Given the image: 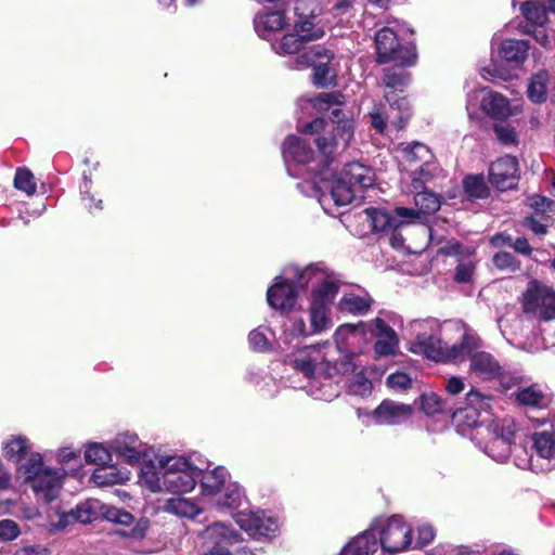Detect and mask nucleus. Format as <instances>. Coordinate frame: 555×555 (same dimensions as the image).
<instances>
[{
  "mask_svg": "<svg viewBox=\"0 0 555 555\" xmlns=\"http://www.w3.org/2000/svg\"><path fill=\"white\" fill-rule=\"evenodd\" d=\"M242 502V490L240 487L233 485L229 486L221 499L218 501V504L222 507L227 508H236L241 505Z\"/></svg>",
  "mask_w": 555,
  "mask_h": 555,
  "instance_id": "obj_53",
  "label": "nucleus"
},
{
  "mask_svg": "<svg viewBox=\"0 0 555 555\" xmlns=\"http://www.w3.org/2000/svg\"><path fill=\"white\" fill-rule=\"evenodd\" d=\"M327 309L325 307H318L310 305V323L312 327V333H321L325 331L331 322L327 317Z\"/></svg>",
  "mask_w": 555,
  "mask_h": 555,
  "instance_id": "obj_49",
  "label": "nucleus"
},
{
  "mask_svg": "<svg viewBox=\"0 0 555 555\" xmlns=\"http://www.w3.org/2000/svg\"><path fill=\"white\" fill-rule=\"evenodd\" d=\"M73 515L81 524L92 522L96 518V513L92 511L89 503L77 505L76 509L73 512Z\"/></svg>",
  "mask_w": 555,
  "mask_h": 555,
  "instance_id": "obj_61",
  "label": "nucleus"
},
{
  "mask_svg": "<svg viewBox=\"0 0 555 555\" xmlns=\"http://www.w3.org/2000/svg\"><path fill=\"white\" fill-rule=\"evenodd\" d=\"M236 522L249 537L256 540L274 539L280 530V525L274 517L267 516L263 511L241 513Z\"/></svg>",
  "mask_w": 555,
  "mask_h": 555,
  "instance_id": "obj_9",
  "label": "nucleus"
},
{
  "mask_svg": "<svg viewBox=\"0 0 555 555\" xmlns=\"http://www.w3.org/2000/svg\"><path fill=\"white\" fill-rule=\"evenodd\" d=\"M412 532L410 525L398 516H391L379 530V547L389 554L406 551L412 543Z\"/></svg>",
  "mask_w": 555,
  "mask_h": 555,
  "instance_id": "obj_7",
  "label": "nucleus"
},
{
  "mask_svg": "<svg viewBox=\"0 0 555 555\" xmlns=\"http://www.w3.org/2000/svg\"><path fill=\"white\" fill-rule=\"evenodd\" d=\"M325 35L324 30H318L311 34L307 33H287L274 44V49L280 54H296L310 41L321 39Z\"/></svg>",
  "mask_w": 555,
  "mask_h": 555,
  "instance_id": "obj_17",
  "label": "nucleus"
},
{
  "mask_svg": "<svg viewBox=\"0 0 555 555\" xmlns=\"http://www.w3.org/2000/svg\"><path fill=\"white\" fill-rule=\"evenodd\" d=\"M411 384V377L404 372H396L387 377V385L390 388L406 389Z\"/></svg>",
  "mask_w": 555,
  "mask_h": 555,
  "instance_id": "obj_60",
  "label": "nucleus"
},
{
  "mask_svg": "<svg viewBox=\"0 0 555 555\" xmlns=\"http://www.w3.org/2000/svg\"><path fill=\"white\" fill-rule=\"evenodd\" d=\"M420 409L427 416L452 411V409H447L446 402L435 392L421 395Z\"/></svg>",
  "mask_w": 555,
  "mask_h": 555,
  "instance_id": "obj_43",
  "label": "nucleus"
},
{
  "mask_svg": "<svg viewBox=\"0 0 555 555\" xmlns=\"http://www.w3.org/2000/svg\"><path fill=\"white\" fill-rule=\"evenodd\" d=\"M443 341L433 335H417L416 341L412 343L409 347V351L415 354H423L425 358L441 362L443 359Z\"/></svg>",
  "mask_w": 555,
  "mask_h": 555,
  "instance_id": "obj_22",
  "label": "nucleus"
},
{
  "mask_svg": "<svg viewBox=\"0 0 555 555\" xmlns=\"http://www.w3.org/2000/svg\"><path fill=\"white\" fill-rule=\"evenodd\" d=\"M493 266L500 271L517 272L521 269V261L509 251H498L492 257Z\"/></svg>",
  "mask_w": 555,
  "mask_h": 555,
  "instance_id": "obj_47",
  "label": "nucleus"
},
{
  "mask_svg": "<svg viewBox=\"0 0 555 555\" xmlns=\"http://www.w3.org/2000/svg\"><path fill=\"white\" fill-rule=\"evenodd\" d=\"M482 111L492 119L503 121L511 114L508 100L500 93L492 92L481 102Z\"/></svg>",
  "mask_w": 555,
  "mask_h": 555,
  "instance_id": "obj_28",
  "label": "nucleus"
},
{
  "mask_svg": "<svg viewBox=\"0 0 555 555\" xmlns=\"http://www.w3.org/2000/svg\"><path fill=\"white\" fill-rule=\"evenodd\" d=\"M440 168L436 162L425 160L412 172L411 186L413 190L426 189V183L433 181L439 173Z\"/></svg>",
  "mask_w": 555,
  "mask_h": 555,
  "instance_id": "obj_36",
  "label": "nucleus"
},
{
  "mask_svg": "<svg viewBox=\"0 0 555 555\" xmlns=\"http://www.w3.org/2000/svg\"><path fill=\"white\" fill-rule=\"evenodd\" d=\"M480 347V339L468 333L463 334L460 343L454 344L451 347L444 346L443 359L441 362H463L467 356L470 357L474 350Z\"/></svg>",
  "mask_w": 555,
  "mask_h": 555,
  "instance_id": "obj_20",
  "label": "nucleus"
},
{
  "mask_svg": "<svg viewBox=\"0 0 555 555\" xmlns=\"http://www.w3.org/2000/svg\"><path fill=\"white\" fill-rule=\"evenodd\" d=\"M165 508L167 512L172 513L175 515L190 518L195 517L199 513V509L196 506V504L181 496H176L167 500Z\"/></svg>",
  "mask_w": 555,
  "mask_h": 555,
  "instance_id": "obj_42",
  "label": "nucleus"
},
{
  "mask_svg": "<svg viewBox=\"0 0 555 555\" xmlns=\"http://www.w3.org/2000/svg\"><path fill=\"white\" fill-rule=\"evenodd\" d=\"M399 345L398 336L377 338L374 343V352L379 357L395 356Z\"/></svg>",
  "mask_w": 555,
  "mask_h": 555,
  "instance_id": "obj_52",
  "label": "nucleus"
},
{
  "mask_svg": "<svg viewBox=\"0 0 555 555\" xmlns=\"http://www.w3.org/2000/svg\"><path fill=\"white\" fill-rule=\"evenodd\" d=\"M518 406L542 409L545 406V393L537 385L519 387L513 392Z\"/></svg>",
  "mask_w": 555,
  "mask_h": 555,
  "instance_id": "obj_27",
  "label": "nucleus"
},
{
  "mask_svg": "<svg viewBox=\"0 0 555 555\" xmlns=\"http://www.w3.org/2000/svg\"><path fill=\"white\" fill-rule=\"evenodd\" d=\"M469 361L470 371L483 380L496 379L502 375L499 361L490 352L474 350Z\"/></svg>",
  "mask_w": 555,
  "mask_h": 555,
  "instance_id": "obj_16",
  "label": "nucleus"
},
{
  "mask_svg": "<svg viewBox=\"0 0 555 555\" xmlns=\"http://www.w3.org/2000/svg\"><path fill=\"white\" fill-rule=\"evenodd\" d=\"M463 190L469 201L486 199L491 191L483 175H468L462 180Z\"/></svg>",
  "mask_w": 555,
  "mask_h": 555,
  "instance_id": "obj_30",
  "label": "nucleus"
},
{
  "mask_svg": "<svg viewBox=\"0 0 555 555\" xmlns=\"http://www.w3.org/2000/svg\"><path fill=\"white\" fill-rule=\"evenodd\" d=\"M91 479L99 487L113 486L124 481V477L116 466L108 464L94 469Z\"/></svg>",
  "mask_w": 555,
  "mask_h": 555,
  "instance_id": "obj_40",
  "label": "nucleus"
},
{
  "mask_svg": "<svg viewBox=\"0 0 555 555\" xmlns=\"http://www.w3.org/2000/svg\"><path fill=\"white\" fill-rule=\"evenodd\" d=\"M402 152L405 162L410 164L418 162H422L423 164L425 160H430L433 158L430 150L421 142H412L405 144V146L402 149Z\"/></svg>",
  "mask_w": 555,
  "mask_h": 555,
  "instance_id": "obj_46",
  "label": "nucleus"
},
{
  "mask_svg": "<svg viewBox=\"0 0 555 555\" xmlns=\"http://www.w3.org/2000/svg\"><path fill=\"white\" fill-rule=\"evenodd\" d=\"M493 131L499 142L503 145H516L518 143V134L509 124L503 121L495 122Z\"/></svg>",
  "mask_w": 555,
  "mask_h": 555,
  "instance_id": "obj_50",
  "label": "nucleus"
},
{
  "mask_svg": "<svg viewBox=\"0 0 555 555\" xmlns=\"http://www.w3.org/2000/svg\"><path fill=\"white\" fill-rule=\"evenodd\" d=\"M14 188L27 195H34L37 191V184L33 172L26 167H20L15 171Z\"/></svg>",
  "mask_w": 555,
  "mask_h": 555,
  "instance_id": "obj_45",
  "label": "nucleus"
},
{
  "mask_svg": "<svg viewBox=\"0 0 555 555\" xmlns=\"http://www.w3.org/2000/svg\"><path fill=\"white\" fill-rule=\"evenodd\" d=\"M365 214L371 221L373 232H389L396 228H402L409 220L417 218L413 208L396 207L392 211L384 208L369 207Z\"/></svg>",
  "mask_w": 555,
  "mask_h": 555,
  "instance_id": "obj_8",
  "label": "nucleus"
},
{
  "mask_svg": "<svg viewBox=\"0 0 555 555\" xmlns=\"http://www.w3.org/2000/svg\"><path fill=\"white\" fill-rule=\"evenodd\" d=\"M29 440L25 436H12L3 443V456L13 463H20L29 453Z\"/></svg>",
  "mask_w": 555,
  "mask_h": 555,
  "instance_id": "obj_31",
  "label": "nucleus"
},
{
  "mask_svg": "<svg viewBox=\"0 0 555 555\" xmlns=\"http://www.w3.org/2000/svg\"><path fill=\"white\" fill-rule=\"evenodd\" d=\"M403 93L395 91H385V100L391 108L398 109L399 113H411L410 100Z\"/></svg>",
  "mask_w": 555,
  "mask_h": 555,
  "instance_id": "obj_55",
  "label": "nucleus"
},
{
  "mask_svg": "<svg viewBox=\"0 0 555 555\" xmlns=\"http://www.w3.org/2000/svg\"><path fill=\"white\" fill-rule=\"evenodd\" d=\"M474 274V266L472 263H459L454 272V281L457 283H469Z\"/></svg>",
  "mask_w": 555,
  "mask_h": 555,
  "instance_id": "obj_63",
  "label": "nucleus"
},
{
  "mask_svg": "<svg viewBox=\"0 0 555 555\" xmlns=\"http://www.w3.org/2000/svg\"><path fill=\"white\" fill-rule=\"evenodd\" d=\"M85 460L88 464H94L102 467L112 462V453L102 443L93 442L86 449Z\"/></svg>",
  "mask_w": 555,
  "mask_h": 555,
  "instance_id": "obj_44",
  "label": "nucleus"
},
{
  "mask_svg": "<svg viewBox=\"0 0 555 555\" xmlns=\"http://www.w3.org/2000/svg\"><path fill=\"white\" fill-rule=\"evenodd\" d=\"M519 164L515 156L505 155L489 166V182L498 191L515 189L519 182Z\"/></svg>",
  "mask_w": 555,
  "mask_h": 555,
  "instance_id": "obj_10",
  "label": "nucleus"
},
{
  "mask_svg": "<svg viewBox=\"0 0 555 555\" xmlns=\"http://www.w3.org/2000/svg\"><path fill=\"white\" fill-rule=\"evenodd\" d=\"M371 118V126L376 130L377 133L383 134L387 127L386 117L383 114L380 105H374L372 111L369 113Z\"/></svg>",
  "mask_w": 555,
  "mask_h": 555,
  "instance_id": "obj_59",
  "label": "nucleus"
},
{
  "mask_svg": "<svg viewBox=\"0 0 555 555\" xmlns=\"http://www.w3.org/2000/svg\"><path fill=\"white\" fill-rule=\"evenodd\" d=\"M293 367L301 373L306 378H313L315 375V361L309 354H298L293 361Z\"/></svg>",
  "mask_w": 555,
  "mask_h": 555,
  "instance_id": "obj_51",
  "label": "nucleus"
},
{
  "mask_svg": "<svg viewBox=\"0 0 555 555\" xmlns=\"http://www.w3.org/2000/svg\"><path fill=\"white\" fill-rule=\"evenodd\" d=\"M330 172L326 180L314 178L315 183H322L323 188L330 191V195L336 206H346L350 204L354 196L356 190L341 175L337 173L330 166Z\"/></svg>",
  "mask_w": 555,
  "mask_h": 555,
  "instance_id": "obj_15",
  "label": "nucleus"
},
{
  "mask_svg": "<svg viewBox=\"0 0 555 555\" xmlns=\"http://www.w3.org/2000/svg\"><path fill=\"white\" fill-rule=\"evenodd\" d=\"M547 81L548 74L545 70H541L531 76L527 88V96L532 103L541 104L546 101Z\"/></svg>",
  "mask_w": 555,
  "mask_h": 555,
  "instance_id": "obj_32",
  "label": "nucleus"
},
{
  "mask_svg": "<svg viewBox=\"0 0 555 555\" xmlns=\"http://www.w3.org/2000/svg\"><path fill=\"white\" fill-rule=\"evenodd\" d=\"M310 104L320 113L328 112L333 106H341L346 103L345 94L340 91L320 93L310 99Z\"/></svg>",
  "mask_w": 555,
  "mask_h": 555,
  "instance_id": "obj_39",
  "label": "nucleus"
},
{
  "mask_svg": "<svg viewBox=\"0 0 555 555\" xmlns=\"http://www.w3.org/2000/svg\"><path fill=\"white\" fill-rule=\"evenodd\" d=\"M208 539L211 540L212 545L205 552L204 555H232L229 546L240 541V533L232 527L216 522L206 529Z\"/></svg>",
  "mask_w": 555,
  "mask_h": 555,
  "instance_id": "obj_13",
  "label": "nucleus"
},
{
  "mask_svg": "<svg viewBox=\"0 0 555 555\" xmlns=\"http://www.w3.org/2000/svg\"><path fill=\"white\" fill-rule=\"evenodd\" d=\"M286 25V14L281 10L259 13L254 18L255 30L261 38H266L271 33L285 28Z\"/></svg>",
  "mask_w": 555,
  "mask_h": 555,
  "instance_id": "obj_21",
  "label": "nucleus"
},
{
  "mask_svg": "<svg viewBox=\"0 0 555 555\" xmlns=\"http://www.w3.org/2000/svg\"><path fill=\"white\" fill-rule=\"evenodd\" d=\"M326 133L336 137V146L338 139L348 144L353 138V119L348 118L340 107L333 108L330 115V120H326Z\"/></svg>",
  "mask_w": 555,
  "mask_h": 555,
  "instance_id": "obj_18",
  "label": "nucleus"
},
{
  "mask_svg": "<svg viewBox=\"0 0 555 555\" xmlns=\"http://www.w3.org/2000/svg\"><path fill=\"white\" fill-rule=\"evenodd\" d=\"M521 224L531 230L537 235H544L547 233V228L545 224H542L537 218L533 216H527L522 219Z\"/></svg>",
  "mask_w": 555,
  "mask_h": 555,
  "instance_id": "obj_64",
  "label": "nucleus"
},
{
  "mask_svg": "<svg viewBox=\"0 0 555 555\" xmlns=\"http://www.w3.org/2000/svg\"><path fill=\"white\" fill-rule=\"evenodd\" d=\"M298 292L295 285L285 279L275 278V283L267 291L269 306L282 313L291 312L297 301Z\"/></svg>",
  "mask_w": 555,
  "mask_h": 555,
  "instance_id": "obj_12",
  "label": "nucleus"
},
{
  "mask_svg": "<svg viewBox=\"0 0 555 555\" xmlns=\"http://www.w3.org/2000/svg\"><path fill=\"white\" fill-rule=\"evenodd\" d=\"M532 447L537 454L550 460L555 456V431L543 430L532 435Z\"/></svg>",
  "mask_w": 555,
  "mask_h": 555,
  "instance_id": "obj_35",
  "label": "nucleus"
},
{
  "mask_svg": "<svg viewBox=\"0 0 555 555\" xmlns=\"http://www.w3.org/2000/svg\"><path fill=\"white\" fill-rule=\"evenodd\" d=\"M353 188L367 189L374 184L375 175L372 169L359 162L347 164L340 173Z\"/></svg>",
  "mask_w": 555,
  "mask_h": 555,
  "instance_id": "obj_23",
  "label": "nucleus"
},
{
  "mask_svg": "<svg viewBox=\"0 0 555 555\" xmlns=\"http://www.w3.org/2000/svg\"><path fill=\"white\" fill-rule=\"evenodd\" d=\"M516 434V427L513 422L504 421L501 428L500 434L493 439V444H502L505 447L506 451H509V447L514 440Z\"/></svg>",
  "mask_w": 555,
  "mask_h": 555,
  "instance_id": "obj_54",
  "label": "nucleus"
},
{
  "mask_svg": "<svg viewBox=\"0 0 555 555\" xmlns=\"http://www.w3.org/2000/svg\"><path fill=\"white\" fill-rule=\"evenodd\" d=\"M248 343L254 351L267 352L271 350V345L267 336L259 328L253 330L249 333Z\"/></svg>",
  "mask_w": 555,
  "mask_h": 555,
  "instance_id": "obj_56",
  "label": "nucleus"
},
{
  "mask_svg": "<svg viewBox=\"0 0 555 555\" xmlns=\"http://www.w3.org/2000/svg\"><path fill=\"white\" fill-rule=\"evenodd\" d=\"M413 412L414 409L410 404L385 399L373 411V416L378 424L397 425L409 420Z\"/></svg>",
  "mask_w": 555,
  "mask_h": 555,
  "instance_id": "obj_14",
  "label": "nucleus"
},
{
  "mask_svg": "<svg viewBox=\"0 0 555 555\" xmlns=\"http://www.w3.org/2000/svg\"><path fill=\"white\" fill-rule=\"evenodd\" d=\"M82 179L83 182L80 185V195L81 201L85 205V207L90 211H98L102 210V199L96 198L95 193L91 191V184H92V170L91 169H85L82 171Z\"/></svg>",
  "mask_w": 555,
  "mask_h": 555,
  "instance_id": "obj_38",
  "label": "nucleus"
},
{
  "mask_svg": "<svg viewBox=\"0 0 555 555\" xmlns=\"http://www.w3.org/2000/svg\"><path fill=\"white\" fill-rule=\"evenodd\" d=\"M374 41L377 64H388L390 62L401 66H414L416 64L415 44H402L393 29L383 27L375 34Z\"/></svg>",
  "mask_w": 555,
  "mask_h": 555,
  "instance_id": "obj_4",
  "label": "nucleus"
},
{
  "mask_svg": "<svg viewBox=\"0 0 555 555\" xmlns=\"http://www.w3.org/2000/svg\"><path fill=\"white\" fill-rule=\"evenodd\" d=\"M227 472L222 467H216L212 470L202 473L198 477L199 487L202 489V494L204 495H216L225 483Z\"/></svg>",
  "mask_w": 555,
  "mask_h": 555,
  "instance_id": "obj_29",
  "label": "nucleus"
},
{
  "mask_svg": "<svg viewBox=\"0 0 555 555\" xmlns=\"http://www.w3.org/2000/svg\"><path fill=\"white\" fill-rule=\"evenodd\" d=\"M490 397L482 395L476 389H470L466 393L465 406L457 408L455 411H453V416H455L457 413L466 412V417L468 420L472 418V422H469L468 425L475 426L479 413L481 411H487L490 408Z\"/></svg>",
  "mask_w": 555,
  "mask_h": 555,
  "instance_id": "obj_24",
  "label": "nucleus"
},
{
  "mask_svg": "<svg viewBox=\"0 0 555 555\" xmlns=\"http://www.w3.org/2000/svg\"><path fill=\"white\" fill-rule=\"evenodd\" d=\"M406 67L396 64L395 66L384 68L383 83L386 91L404 93L412 80V75L406 70Z\"/></svg>",
  "mask_w": 555,
  "mask_h": 555,
  "instance_id": "obj_25",
  "label": "nucleus"
},
{
  "mask_svg": "<svg viewBox=\"0 0 555 555\" xmlns=\"http://www.w3.org/2000/svg\"><path fill=\"white\" fill-rule=\"evenodd\" d=\"M327 126L325 118L317 117L299 129V132L313 138L315 149L311 146V142L295 134L287 135L282 144L284 159L308 165L313 179L326 180L327 173H331L330 166L335 160L336 137L326 133Z\"/></svg>",
  "mask_w": 555,
  "mask_h": 555,
  "instance_id": "obj_1",
  "label": "nucleus"
},
{
  "mask_svg": "<svg viewBox=\"0 0 555 555\" xmlns=\"http://www.w3.org/2000/svg\"><path fill=\"white\" fill-rule=\"evenodd\" d=\"M20 470H24L25 482L30 485L37 495H42L47 503L57 498L61 477L56 470L43 466L40 453L31 452L27 462L20 467Z\"/></svg>",
  "mask_w": 555,
  "mask_h": 555,
  "instance_id": "obj_3",
  "label": "nucleus"
},
{
  "mask_svg": "<svg viewBox=\"0 0 555 555\" xmlns=\"http://www.w3.org/2000/svg\"><path fill=\"white\" fill-rule=\"evenodd\" d=\"M379 548L373 528L358 534L339 552V555H373Z\"/></svg>",
  "mask_w": 555,
  "mask_h": 555,
  "instance_id": "obj_19",
  "label": "nucleus"
},
{
  "mask_svg": "<svg viewBox=\"0 0 555 555\" xmlns=\"http://www.w3.org/2000/svg\"><path fill=\"white\" fill-rule=\"evenodd\" d=\"M524 17L534 26L542 27L547 22V10L543 2L527 0L520 5Z\"/></svg>",
  "mask_w": 555,
  "mask_h": 555,
  "instance_id": "obj_37",
  "label": "nucleus"
},
{
  "mask_svg": "<svg viewBox=\"0 0 555 555\" xmlns=\"http://www.w3.org/2000/svg\"><path fill=\"white\" fill-rule=\"evenodd\" d=\"M529 48L527 40L505 39L500 46L499 55L508 64L518 66L526 61Z\"/></svg>",
  "mask_w": 555,
  "mask_h": 555,
  "instance_id": "obj_26",
  "label": "nucleus"
},
{
  "mask_svg": "<svg viewBox=\"0 0 555 555\" xmlns=\"http://www.w3.org/2000/svg\"><path fill=\"white\" fill-rule=\"evenodd\" d=\"M530 206L538 212H546L552 210L554 201L544 196L534 194L530 197Z\"/></svg>",
  "mask_w": 555,
  "mask_h": 555,
  "instance_id": "obj_62",
  "label": "nucleus"
},
{
  "mask_svg": "<svg viewBox=\"0 0 555 555\" xmlns=\"http://www.w3.org/2000/svg\"><path fill=\"white\" fill-rule=\"evenodd\" d=\"M21 533L20 527L16 521L12 519L0 520V540L12 541Z\"/></svg>",
  "mask_w": 555,
  "mask_h": 555,
  "instance_id": "obj_57",
  "label": "nucleus"
},
{
  "mask_svg": "<svg viewBox=\"0 0 555 555\" xmlns=\"http://www.w3.org/2000/svg\"><path fill=\"white\" fill-rule=\"evenodd\" d=\"M372 302L371 298L352 294L340 299L339 309L352 314H365L371 309Z\"/></svg>",
  "mask_w": 555,
  "mask_h": 555,
  "instance_id": "obj_41",
  "label": "nucleus"
},
{
  "mask_svg": "<svg viewBox=\"0 0 555 555\" xmlns=\"http://www.w3.org/2000/svg\"><path fill=\"white\" fill-rule=\"evenodd\" d=\"M335 54L324 46L318 44L297 57V63L312 67L311 81L320 89H327L337 83V70L333 66Z\"/></svg>",
  "mask_w": 555,
  "mask_h": 555,
  "instance_id": "obj_5",
  "label": "nucleus"
},
{
  "mask_svg": "<svg viewBox=\"0 0 555 555\" xmlns=\"http://www.w3.org/2000/svg\"><path fill=\"white\" fill-rule=\"evenodd\" d=\"M149 459L141 451V482L151 492L168 491L182 494L192 491L198 480L201 470L183 456Z\"/></svg>",
  "mask_w": 555,
  "mask_h": 555,
  "instance_id": "obj_2",
  "label": "nucleus"
},
{
  "mask_svg": "<svg viewBox=\"0 0 555 555\" xmlns=\"http://www.w3.org/2000/svg\"><path fill=\"white\" fill-rule=\"evenodd\" d=\"M415 192L414 203L418 208L417 215H433L441 207V196L433 191L426 189L413 190Z\"/></svg>",
  "mask_w": 555,
  "mask_h": 555,
  "instance_id": "obj_33",
  "label": "nucleus"
},
{
  "mask_svg": "<svg viewBox=\"0 0 555 555\" xmlns=\"http://www.w3.org/2000/svg\"><path fill=\"white\" fill-rule=\"evenodd\" d=\"M522 310L525 313L540 311V319L548 322L555 319V291L544 286L538 280H531L522 294Z\"/></svg>",
  "mask_w": 555,
  "mask_h": 555,
  "instance_id": "obj_6",
  "label": "nucleus"
},
{
  "mask_svg": "<svg viewBox=\"0 0 555 555\" xmlns=\"http://www.w3.org/2000/svg\"><path fill=\"white\" fill-rule=\"evenodd\" d=\"M339 292V285L334 281L324 280L311 292V304L328 308Z\"/></svg>",
  "mask_w": 555,
  "mask_h": 555,
  "instance_id": "obj_34",
  "label": "nucleus"
},
{
  "mask_svg": "<svg viewBox=\"0 0 555 555\" xmlns=\"http://www.w3.org/2000/svg\"><path fill=\"white\" fill-rule=\"evenodd\" d=\"M373 330L372 335L376 338H386L398 336L396 331L382 318L372 320Z\"/></svg>",
  "mask_w": 555,
  "mask_h": 555,
  "instance_id": "obj_58",
  "label": "nucleus"
},
{
  "mask_svg": "<svg viewBox=\"0 0 555 555\" xmlns=\"http://www.w3.org/2000/svg\"><path fill=\"white\" fill-rule=\"evenodd\" d=\"M289 270L294 273V281L292 283L295 285L296 289L306 288L319 272V269L314 264H309L302 269L297 266H292Z\"/></svg>",
  "mask_w": 555,
  "mask_h": 555,
  "instance_id": "obj_48",
  "label": "nucleus"
},
{
  "mask_svg": "<svg viewBox=\"0 0 555 555\" xmlns=\"http://www.w3.org/2000/svg\"><path fill=\"white\" fill-rule=\"evenodd\" d=\"M294 13L297 20L294 24V30L297 33L311 34L318 30H324L319 27L322 7L320 0H296Z\"/></svg>",
  "mask_w": 555,
  "mask_h": 555,
  "instance_id": "obj_11",
  "label": "nucleus"
}]
</instances>
